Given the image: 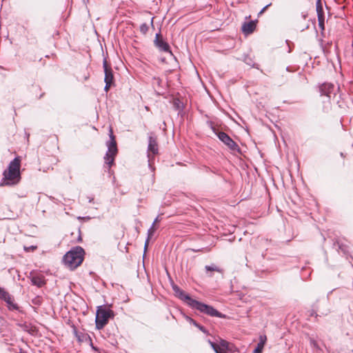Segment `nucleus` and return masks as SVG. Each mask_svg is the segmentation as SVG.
<instances>
[{"instance_id":"obj_16","label":"nucleus","mask_w":353,"mask_h":353,"mask_svg":"<svg viewBox=\"0 0 353 353\" xmlns=\"http://www.w3.org/2000/svg\"><path fill=\"white\" fill-rule=\"evenodd\" d=\"M155 230H156L155 225H154V223H153L148 231V238L145 241V245H144L145 251L146 250L149 241H150V238L153 236Z\"/></svg>"},{"instance_id":"obj_6","label":"nucleus","mask_w":353,"mask_h":353,"mask_svg":"<svg viewBox=\"0 0 353 353\" xmlns=\"http://www.w3.org/2000/svg\"><path fill=\"white\" fill-rule=\"evenodd\" d=\"M211 343L219 347L220 351L222 352H229L233 353L236 349L234 344L221 339V337L215 339V341H211Z\"/></svg>"},{"instance_id":"obj_13","label":"nucleus","mask_w":353,"mask_h":353,"mask_svg":"<svg viewBox=\"0 0 353 353\" xmlns=\"http://www.w3.org/2000/svg\"><path fill=\"white\" fill-rule=\"evenodd\" d=\"M256 28V23L254 21L244 23L242 26V31L245 34H250L254 32Z\"/></svg>"},{"instance_id":"obj_7","label":"nucleus","mask_w":353,"mask_h":353,"mask_svg":"<svg viewBox=\"0 0 353 353\" xmlns=\"http://www.w3.org/2000/svg\"><path fill=\"white\" fill-rule=\"evenodd\" d=\"M339 90V88L336 87L333 83H324L319 86V92L321 95L326 96L329 99L331 98L332 94L335 95L336 92Z\"/></svg>"},{"instance_id":"obj_27","label":"nucleus","mask_w":353,"mask_h":353,"mask_svg":"<svg viewBox=\"0 0 353 353\" xmlns=\"http://www.w3.org/2000/svg\"><path fill=\"white\" fill-rule=\"evenodd\" d=\"M271 6V3H269V4H268L267 6H265V7H264V8H263L260 12H259V14H261L262 13H263V12L266 10V9H267L269 6Z\"/></svg>"},{"instance_id":"obj_4","label":"nucleus","mask_w":353,"mask_h":353,"mask_svg":"<svg viewBox=\"0 0 353 353\" xmlns=\"http://www.w3.org/2000/svg\"><path fill=\"white\" fill-rule=\"evenodd\" d=\"M112 314V311L110 309H106L104 307H99L97 314H96V327L98 330L102 329L108 321V319L110 318Z\"/></svg>"},{"instance_id":"obj_8","label":"nucleus","mask_w":353,"mask_h":353,"mask_svg":"<svg viewBox=\"0 0 353 353\" xmlns=\"http://www.w3.org/2000/svg\"><path fill=\"white\" fill-rule=\"evenodd\" d=\"M218 137L231 150H232L234 152L239 151V145L225 132H219Z\"/></svg>"},{"instance_id":"obj_21","label":"nucleus","mask_w":353,"mask_h":353,"mask_svg":"<svg viewBox=\"0 0 353 353\" xmlns=\"http://www.w3.org/2000/svg\"><path fill=\"white\" fill-rule=\"evenodd\" d=\"M264 346L260 343L257 344L256 347L254 350L253 353H262Z\"/></svg>"},{"instance_id":"obj_19","label":"nucleus","mask_w":353,"mask_h":353,"mask_svg":"<svg viewBox=\"0 0 353 353\" xmlns=\"http://www.w3.org/2000/svg\"><path fill=\"white\" fill-rule=\"evenodd\" d=\"M10 294L3 288L0 287V299L5 301L6 299H9Z\"/></svg>"},{"instance_id":"obj_22","label":"nucleus","mask_w":353,"mask_h":353,"mask_svg":"<svg viewBox=\"0 0 353 353\" xmlns=\"http://www.w3.org/2000/svg\"><path fill=\"white\" fill-rule=\"evenodd\" d=\"M266 341H267V337L265 335H260L259 343H260L264 346L266 343Z\"/></svg>"},{"instance_id":"obj_1","label":"nucleus","mask_w":353,"mask_h":353,"mask_svg":"<svg viewBox=\"0 0 353 353\" xmlns=\"http://www.w3.org/2000/svg\"><path fill=\"white\" fill-rule=\"evenodd\" d=\"M21 161L19 157L14 158L3 172L2 181L0 185H14L21 179L20 173Z\"/></svg>"},{"instance_id":"obj_14","label":"nucleus","mask_w":353,"mask_h":353,"mask_svg":"<svg viewBox=\"0 0 353 353\" xmlns=\"http://www.w3.org/2000/svg\"><path fill=\"white\" fill-rule=\"evenodd\" d=\"M31 282L32 285H36L39 288L42 287L45 284L43 277L41 276H33L31 278Z\"/></svg>"},{"instance_id":"obj_3","label":"nucleus","mask_w":353,"mask_h":353,"mask_svg":"<svg viewBox=\"0 0 353 353\" xmlns=\"http://www.w3.org/2000/svg\"><path fill=\"white\" fill-rule=\"evenodd\" d=\"M110 141L107 142L106 145L108 147V150L104 157V160L105 164L108 165L110 168L112 165L114 163V157L117 154L118 150L117 146V142L115 140V137L113 134V132L112 128L110 129Z\"/></svg>"},{"instance_id":"obj_28","label":"nucleus","mask_w":353,"mask_h":353,"mask_svg":"<svg viewBox=\"0 0 353 353\" xmlns=\"http://www.w3.org/2000/svg\"><path fill=\"white\" fill-rule=\"evenodd\" d=\"M198 328H199L201 331H202L203 333H207V330L205 329V327H203V326H202V325H199V327H198Z\"/></svg>"},{"instance_id":"obj_15","label":"nucleus","mask_w":353,"mask_h":353,"mask_svg":"<svg viewBox=\"0 0 353 353\" xmlns=\"http://www.w3.org/2000/svg\"><path fill=\"white\" fill-rule=\"evenodd\" d=\"M4 301L7 303V306L10 310H19L17 304L14 302V299L11 295L9 296V299H6Z\"/></svg>"},{"instance_id":"obj_9","label":"nucleus","mask_w":353,"mask_h":353,"mask_svg":"<svg viewBox=\"0 0 353 353\" xmlns=\"http://www.w3.org/2000/svg\"><path fill=\"white\" fill-rule=\"evenodd\" d=\"M154 43L161 51L172 53L169 44L162 39L160 32L156 34Z\"/></svg>"},{"instance_id":"obj_12","label":"nucleus","mask_w":353,"mask_h":353,"mask_svg":"<svg viewBox=\"0 0 353 353\" xmlns=\"http://www.w3.org/2000/svg\"><path fill=\"white\" fill-rule=\"evenodd\" d=\"M103 67L105 73L104 81L114 83V75L112 68L108 65L107 60L105 59L103 61Z\"/></svg>"},{"instance_id":"obj_33","label":"nucleus","mask_w":353,"mask_h":353,"mask_svg":"<svg viewBox=\"0 0 353 353\" xmlns=\"http://www.w3.org/2000/svg\"><path fill=\"white\" fill-rule=\"evenodd\" d=\"M92 349L96 350L95 347L92 345Z\"/></svg>"},{"instance_id":"obj_31","label":"nucleus","mask_w":353,"mask_h":353,"mask_svg":"<svg viewBox=\"0 0 353 353\" xmlns=\"http://www.w3.org/2000/svg\"><path fill=\"white\" fill-rule=\"evenodd\" d=\"M158 221H159V219H158V217H157V218H156V219H154V222H153V223H154V225H155V224H156V223H157V222H158Z\"/></svg>"},{"instance_id":"obj_24","label":"nucleus","mask_w":353,"mask_h":353,"mask_svg":"<svg viewBox=\"0 0 353 353\" xmlns=\"http://www.w3.org/2000/svg\"><path fill=\"white\" fill-rule=\"evenodd\" d=\"M324 22H325V20H322V19H321V20H319V28H320L322 30H323L325 29Z\"/></svg>"},{"instance_id":"obj_23","label":"nucleus","mask_w":353,"mask_h":353,"mask_svg":"<svg viewBox=\"0 0 353 353\" xmlns=\"http://www.w3.org/2000/svg\"><path fill=\"white\" fill-rule=\"evenodd\" d=\"M310 345H311L314 348L317 349V350H319V349H320V347H319V345H318L317 342H316L314 339H310Z\"/></svg>"},{"instance_id":"obj_2","label":"nucleus","mask_w":353,"mask_h":353,"mask_svg":"<svg viewBox=\"0 0 353 353\" xmlns=\"http://www.w3.org/2000/svg\"><path fill=\"white\" fill-rule=\"evenodd\" d=\"M84 254V250L80 246L72 248L63 256V261L65 265L71 270L76 269L82 263Z\"/></svg>"},{"instance_id":"obj_20","label":"nucleus","mask_w":353,"mask_h":353,"mask_svg":"<svg viewBox=\"0 0 353 353\" xmlns=\"http://www.w3.org/2000/svg\"><path fill=\"white\" fill-rule=\"evenodd\" d=\"M148 30L149 26L147 23H143L140 26V32L142 34H145L148 32Z\"/></svg>"},{"instance_id":"obj_29","label":"nucleus","mask_w":353,"mask_h":353,"mask_svg":"<svg viewBox=\"0 0 353 353\" xmlns=\"http://www.w3.org/2000/svg\"><path fill=\"white\" fill-rule=\"evenodd\" d=\"M190 321L194 325L196 326V327H199V324L198 323H196L194 320L192 319H190Z\"/></svg>"},{"instance_id":"obj_11","label":"nucleus","mask_w":353,"mask_h":353,"mask_svg":"<svg viewBox=\"0 0 353 353\" xmlns=\"http://www.w3.org/2000/svg\"><path fill=\"white\" fill-rule=\"evenodd\" d=\"M174 292L176 295L182 301H185L190 307H191L194 302V299H192L188 294H187L183 290L180 289L177 285L172 287Z\"/></svg>"},{"instance_id":"obj_17","label":"nucleus","mask_w":353,"mask_h":353,"mask_svg":"<svg viewBox=\"0 0 353 353\" xmlns=\"http://www.w3.org/2000/svg\"><path fill=\"white\" fill-rule=\"evenodd\" d=\"M205 269L207 273H208L209 272H217L219 273L223 272V270L221 268H220L219 267L216 266L214 264H212L210 265H205Z\"/></svg>"},{"instance_id":"obj_32","label":"nucleus","mask_w":353,"mask_h":353,"mask_svg":"<svg viewBox=\"0 0 353 353\" xmlns=\"http://www.w3.org/2000/svg\"><path fill=\"white\" fill-rule=\"evenodd\" d=\"M93 201V198H89V202L91 203Z\"/></svg>"},{"instance_id":"obj_10","label":"nucleus","mask_w":353,"mask_h":353,"mask_svg":"<svg viewBox=\"0 0 353 353\" xmlns=\"http://www.w3.org/2000/svg\"><path fill=\"white\" fill-rule=\"evenodd\" d=\"M158 144L157 138L150 135L148 138V157L150 159L158 153Z\"/></svg>"},{"instance_id":"obj_5","label":"nucleus","mask_w":353,"mask_h":353,"mask_svg":"<svg viewBox=\"0 0 353 353\" xmlns=\"http://www.w3.org/2000/svg\"><path fill=\"white\" fill-rule=\"evenodd\" d=\"M191 307L193 309H196L199 312L208 314L210 316H216L219 318L223 317V315L221 312H219L218 310L214 309L211 305L199 302L196 300H195L194 302H193V304L191 306Z\"/></svg>"},{"instance_id":"obj_26","label":"nucleus","mask_w":353,"mask_h":353,"mask_svg":"<svg viewBox=\"0 0 353 353\" xmlns=\"http://www.w3.org/2000/svg\"><path fill=\"white\" fill-rule=\"evenodd\" d=\"M36 248H37V247H36V246H33V245L30 246V247H24V250H25L26 251H30V250H31V251H33V250H34Z\"/></svg>"},{"instance_id":"obj_25","label":"nucleus","mask_w":353,"mask_h":353,"mask_svg":"<svg viewBox=\"0 0 353 353\" xmlns=\"http://www.w3.org/2000/svg\"><path fill=\"white\" fill-rule=\"evenodd\" d=\"M112 85V83H110L109 82L105 83V87H104V90L105 92H108Z\"/></svg>"},{"instance_id":"obj_30","label":"nucleus","mask_w":353,"mask_h":353,"mask_svg":"<svg viewBox=\"0 0 353 353\" xmlns=\"http://www.w3.org/2000/svg\"><path fill=\"white\" fill-rule=\"evenodd\" d=\"M153 20H154V17H152L150 19V25L152 28H154Z\"/></svg>"},{"instance_id":"obj_18","label":"nucleus","mask_w":353,"mask_h":353,"mask_svg":"<svg viewBox=\"0 0 353 353\" xmlns=\"http://www.w3.org/2000/svg\"><path fill=\"white\" fill-rule=\"evenodd\" d=\"M320 0H319V1L317 2V4H316V12H317V16H318V21L322 19V20H325V16H324V13H323V8L320 4Z\"/></svg>"}]
</instances>
